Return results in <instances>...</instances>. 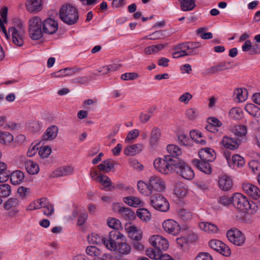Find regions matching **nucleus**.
<instances>
[{
	"label": "nucleus",
	"instance_id": "obj_1",
	"mask_svg": "<svg viewBox=\"0 0 260 260\" xmlns=\"http://www.w3.org/2000/svg\"><path fill=\"white\" fill-rule=\"evenodd\" d=\"M124 236L118 231H112L107 237H103L95 233H92L88 236V242L93 244L100 245L104 244L109 250H114L115 247V241L122 240Z\"/></svg>",
	"mask_w": 260,
	"mask_h": 260
},
{
	"label": "nucleus",
	"instance_id": "obj_2",
	"mask_svg": "<svg viewBox=\"0 0 260 260\" xmlns=\"http://www.w3.org/2000/svg\"><path fill=\"white\" fill-rule=\"evenodd\" d=\"M179 160L175 158L172 159L171 157L165 155L163 158H156L153 162L155 170L163 174H169L175 170Z\"/></svg>",
	"mask_w": 260,
	"mask_h": 260
},
{
	"label": "nucleus",
	"instance_id": "obj_3",
	"mask_svg": "<svg viewBox=\"0 0 260 260\" xmlns=\"http://www.w3.org/2000/svg\"><path fill=\"white\" fill-rule=\"evenodd\" d=\"M59 16L60 19L68 25L76 24L79 18L77 9L69 4L62 6L59 11Z\"/></svg>",
	"mask_w": 260,
	"mask_h": 260
},
{
	"label": "nucleus",
	"instance_id": "obj_4",
	"mask_svg": "<svg viewBox=\"0 0 260 260\" xmlns=\"http://www.w3.org/2000/svg\"><path fill=\"white\" fill-rule=\"evenodd\" d=\"M233 205L238 210L253 214L257 208L254 203H250L246 197L240 193H234L232 197Z\"/></svg>",
	"mask_w": 260,
	"mask_h": 260
},
{
	"label": "nucleus",
	"instance_id": "obj_5",
	"mask_svg": "<svg viewBox=\"0 0 260 260\" xmlns=\"http://www.w3.org/2000/svg\"><path fill=\"white\" fill-rule=\"evenodd\" d=\"M42 21L38 16L30 18L28 22V34L31 39L37 40L43 37Z\"/></svg>",
	"mask_w": 260,
	"mask_h": 260
},
{
	"label": "nucleus",
	"instance_id": "obj_6",
	"mask_svg": "<svg viewBox=\"0 0 260 260\" xmlns=\"http://www.w3.org/2000/svg\"><path fill=\"white\" fill-rule=\"evenodd\" d=\"M10 33L13 43L18 47L22 46L25 35V30L23 25L20 24L17 26L10 27L8 30V35Z\"/></svg>",
	"mask_w": 260,
	"mask_h": 260
},
{
	"label": "nucleus",
	"instance_id": "obj_7",
	"mask_svg": "<svg viewBox=\"0 0 260 260\" xmlns=\"http://www.w3.org/2000/svg\"><path fill=\"white\" fill-rule=\"evenodd\" d=\"M150 204L154 209L161 212H167L169 209L170 205L167 200L159 193L151 197Z\"/></svg>",
	"mask_w": 260,
	"mask_h": 260
},
{
	"label": "nucleus",
	"instance_id": "obj_8",
	"mask_svg": "<svg viewBox=\"0 0 260 260\" xmlns=\"http://www.w3.org/2000/svg\"><path fill=\"white\" fill-rule=\"evenodd\" d=\"M177 164L174 171L177 174L187 180H191L194 177L193 170L183 160H179Z\"/></svg>",
	"mask_w": 260,
	"mask_h": 260
},
{
	"label": "nucleus",
	"instance_id": "obj_9",
	"mask_svg": "<svg viewBox=\"0 0 260 260\" xmlns=\"http://www.w3.org/2000/svg\"><path fill=\"white\" fill-rule=\"evenodd\" d=\"M226 236L231 243L237 246H241L245 242V236L238 229H231L228 231Z\"/></svg>",
	"mask_w": 260,
	"mask_h": 260
},
{
	"label": "nucleus",
	"instance_id": "obj_10",
	"mask_svg": "<svg viewBox=\"0 0 260 260\" xmlns=\"http://www.w3.org/2000/svg\"><path fill=\"white\" fill-rule=\"evenodd\" d=\"M149 241L152 246L160 251L161 250H167L169 247V243L167 240L160 235L151 236Z\"/></svg>",
	"mask_w": 260,
	"mask_h": 260
},
{
	"label": "nucleus",
	"instance_id": "obj_11",
	"mask_svg": "<svg viewBox=\"0 0 260 260\" xmlns=\"http://www.w3.org/2000/svg\"><path fill=\"white\" fill-rule=\"evenodd\" d=\"M149 186L152 192L153 191H162L165 189L166 184L162 179L156 175L151 176L148 178Z\"/></svg>",
	"mask_w": 260,
	"mask_h": 260
},
{
	"label": "nucleus",
	"instance_id": "obj_12",
	"mask_svg": "<svg viewBox=\"0 0 260 260\" xmlns=\"http://www.w3.org/2000/svg\"><path fill=\"white\" fill-rule=\"evenodd\" d=\"M164 230L168 234L176 236L179 234L180 227L179 224L173 219H167L162 223Z\"/></svg>",
	"mask_w": 260,
	"mask_h": 260
},
{
	"label": "nucleus",
	"instance_id": "obj_13",
	"mask_svg": "<svg viewBox=\"0 0 260 260\" xmlns=\"http://www.w3.org/2000/svg\"><path fill=\"white\" fill-rule=\"evenodd\" d=\"M220 144L226 149L231 150H235L239 148L240 141L237 138L224 136L223 137Z\"/></svg>",
	"mask_w": 260,
	"mask_h": 260
},
{
	"label": "nucleus",
	"instance_id": "obj_14",
	"mask_svg": "<svg viewBox=\"0 0 260 260\" xmlns=\"http://www.w3.org/2000/svg\"><path fill=\"white\" fill-rule=\"evenodd\" d=\"M43 32L51 35L55 33L58 29V23L53 19L48 18L42 22Z\"/></svg>",
	"mask_w": 260,
	"mask_h": 260
},
{
	"label": "nucleus",
	"instance_id": "obj_15",
	"mask_svg": "<svg viewBox=\"0 0 260 260\" xmlns=\"http://www.w3.org/2000/svg\"><path fill=\"white\" fill-rule=\"evenodd\" d=\"M242 188L247 195L253 199L257 200L260 197V190L256 185L244 183L242 184Z\"/></svg>",
	"mask_w": 260,
	"mask_h": 260
},
{
	"label": "nucleus",
	"instance_id": "obj_16",
	"mask_svg": "<svg viewBox=\"0 0 260 260\" xmlns=\"http://www.w3.org/2000/svg\"><path fill=\"white\" fill-rule=\"evenodd\" d=\"M19 204V200L16 198H10L4 203V208L7 210H11L9 213V216L14 217L16 215L18 210L16 207Z\"/></svg>",
	"mask_w": 260,
	"mask_h": 260
},
{
	"label": "nucleus",
	"instance_id": "obj_17",
	"mask_svg": "<svg viewBox=\"0 0 260 260\" xmlns=\"http://www.w3.org/2000/svg\"><path fill=\"white\" fill-rule=\"evenodd\" d=\"M199 155L201 160L209 162L213 161L216 157V153L214 150L208 147L201 149L199 152Z\"/></svg>",
	"mask_w": 260,
	"mask_h": 260
},
{
	"label": "nucleus",
	"instance_id": "obj_18",
	"mask_svg": "<svg viewBox=\"0 0 260 260\" xmlns=\"http://www.w3.org/2000/svg\"><path fill=\"white\" fill-rule=\"evenodd\" d=\"M25 6L28 12L38 13L41 11L43 8L42 0H27Z\"/></svg>",
	"mask_w": 260,
	"mask_h": 260
},
{
	"label": "nucleus",
	"instance_id": "obj_19",
	"mask_svg": "<svg viewBox=\"0 0 260 260\" xmlns=\"http://www.w3.org/2000/svg\"><path fill=\"white\" fill-rule=\"evenodd\" d=\"M129 237L135 241H140L142 238L143 233L136 226L133 225L125 228Z\"/></svg>",
	"mask_w": 260,
	"mask_h": 260
},
{
	"label": "nucleus",
	"instance_id": "obj_20",
	"mask_svg": "<svg viewBox=\"0 0 260 260\" xmlns=\"http://www.w3.org/2000/svg\"><path fill=\"white\" fill-rule=\"evenodd\" d=\"M192 163L199 170L205 174H210L212 172L209 161L195 159L192 160Z\"/></svg>",
	"mask_w": 260,
	"mask_h": 260
},
{
	"label": "nucleus",
	"instance_id": "obj_21",
	"mask_svg": "<svg viewBox=\"0 0 260 260\" xmlns=\"http://www.w3.org/2000/svg\"><path fill=\"white\" fill-rule=\"evenodd\" d=\"M218 185L219 188L224 191L230 190L233 186V181L231 178L224 175L219 177L218 179Z\"/></svg>",
	"mask_w": 260,
	"mask_h": 260
},
{
	"label": "nucleus",
	"instance_id": "obj_22",
	"mask_svg": "<svg viewBox=\"0 0 260 260\" xmlns=\"http://www.w3.org/2000/svg\"><path fill=\"white\" fill-rule=\"evenodd\" d=\"M114 209L117 210V212L125 218L131 219L135 216L134 212L129 208L120 206L118 204H114Z\"/></svg>",
	"mask_w": 260,
	"mask_h": 260
},
{
	"label": "nucleus",
	"instance_id": "obj_23",
	"mask_svg": "<svg viewBox=\"0 0 260 260\" xmlns=\"http://www.w3.org/2000/svg\"><path fill=\"white\" fill-rule=\"evenodd\" d=\"M74 172V168L70 166L60 167L55 170L52 173L53 177H59L71 175Z\"/></svg>",
	"mask_w": 260,
	"mask_h": 260
},
{
	"label": "nucleus",
	"instance_id": "obj_24",
	"mask_svg": "<svg viewBox=\"0 0 260 260\" xmlns=\"http://www.w3.org/2000/svg\"><path fill=\"white\" fill-rule=\"evenodd\" d=\"M58 128L57 126L52 125L49 127L45 131L43 140L44 141H52L55 139L58 134Z\"/></svg>",
	"mask_w": 260,
	"mask_h": 260
},
{
	"label": "nucleus",
	"instance_id": "obj_25",
	"mask_svg": "<svg viewBox=\"0 0 260 260\" xmlns=\"http://www.w3.org/2000/svg\"><path fill=\"white\" fill-rule=\"evenodd\" d=\"M167 150L169 155L168 156L171 157L172 159L174 160L177 158L178 160H181L178 156L182 154L181 149L177 145L174 144H169L167 146Z\"/></svg>",
	"mask_w": 260,
	"mask_h": 260
},
{
	"label": "nucleus",
	"instance_id": "obj_26",
	"mask_svg": "<svg viewBox=\"0 0 260 260\" xmlns=\"http://www.w3.org/2000/svg\"><path fill=\"white\" fill-rule=\"evenodd\" d=\"M231 132L239 138H243L247 134V128L245 125H237L231 126L230 128Z\"/></svg>",
	"mask_w": 260,
	"mask_h": 260
},
{
	"label": "nucleus",
	"instance_id": "obj_27",
	"mask_svg": "<svg viewBox=\"0 0 260 260\" xmlns=\"http://www.w3.org/2000/svg\"><path fill=\"white\" fill-rule=\"evenodd\" d=\"M225 157L229 164L230 166L233 165L234 167L243 166L244 165V158L239 155L235 154L230 159V156L225 154Z\"/></svg>",
	"mask_w": 260,
	"mask_h": 260
},
{
	"label": "nucleus",
	"instance_id": "obj_28",
	"mask_svg": "<svg viewBox=\"0 0 260 260\" xmlns=\"http://www.w3.org/2000/svg\"><path fill=\"white\" fill-rule=\"evenodd\" d=\"M116 248L114 250H110L111 251L117 250L118 252L122 255H127L130 253L132 247L131 246L126 242H120L116 244L115 242Z\"/></svg>",
	"mask_w": 260,
	"mask_h": 260
},
{
	"label": "nucleus",
	"instance_id": "obj_29",
	"mask_svg": "<svg viewBox=\"0 0 260 260\" xmlns=\"http://www.w3.org/2000/svg\"><path fill=\"white\" fill-rule=\"evenodd\" d=\"M227 69L225 63L221 62L206 69L205 71V74L206 75H212Z\"/></svg>",
	"mask_w": 260,
	"mask_h": 260
},
{
	"label": "nucleus",
	"instance_id": "obj_30",
	"mask_svg": "<svg viewBox=\"0 0 260 260\" xmlns=\"http://www.w3.org/2000/svg\"><path fill=\"white\" fill-rule=\"evenodd\" d=\"M143 148L141 144H136L127 146L124 150V153L127 155L134 156L140 153Z\"/></svg>",
	"mask_w": 260,
	"mask_h": 260
},
{
	"label": "nucleus",
	"instance_id": "obj_31",
	"mask_svg": "<svg viewBox=\"0 0 260 260\" xmlns=\"http://www.w3.org/2000/svg\"><path fill=\"white\" fill-rule=\"evenodd\" d=\"M24 179V173L20 170L13 171L10 176L11 182L12 184L14 185L20 184L23 181Z\"/></svg>",
	"mask_w": 260,
	"mask_h": 260
},
{
	"label": "nucleus",
	"instance_id": "obj_32",
	"mask_svg": "<svg viewBox=\"0 0 260 260\" xmlns=\"http://www.w3.org/2000/svg\"><path fill=\"white\" fill-rule=\"evenodd\" d=\"M199 227L202 230L209 234L216 233L218 231V229L215 224L207 222L200 223Z\"/></svg>",
	"mask_w": 260,
	"mask_h": 260
},
{
	"label": "nucleus",
	"instance_id": "obj_33",
	"mask_svg": "<svg viewBox=\"0 0 260 260\" xmlns=\"http://www.w3.org/2000/svg\"><path fill=\"white\" fill-rule=\"evenodd\" d=\"M161 136V132L159 128L154 127L150 133L149 143L151 146H153L156 145Z\"/></svg>",
	"mask_w": 260,
	"mask_h": 260
},
{
	"label": "nucleus",
	"instance_id": "obj_34",
	"mask_svg": "<svg viewBox=\"0 0 260 260\" xmlns=\"http://www.w3.org/2000/svg\"><path fill=\"white\" fill-rule=\"evenodd\" d=\"M25 169L28 174L35 175L39 173V167L38 164L32 161L27 160L24 162Z\"/></svg>",
	"mask_w": 260,
	"mask_h": 260
},
{
	"label": "nucleus",
	"instance_id": "obj_35",
	"mask_svg": "<svg viewBox=\"0 0 260 260\" xmlns=\"http://www.w3.org/2000/svg\"><path fill=\"white\" fill-rule=\"evenodd\" d=\"M178 142L181 145L184 146H191L193 142L190 138L184 132L179 133L177 135Z\"/></svg>",
	"mask_w": 260,
	"mask_h": 260
},
{
	"label": "nucleus",
	"instance_id": "obj_36",
	"mask_svg": "<svg viewBox=\"0 0 260 260\" xmlns=\"http://www.w3.org/2000/svg\"><path fill=\"white\" fill-rule=\"evenodd\" d=\"M137 187L140 192L144 196H149L152 193L148 181L147 183L141 180L139 181L137 183Z\"/></svg>",
	"mask_w": 260,
	"mask_h": 260
},
{
	"label": "nucleus",
	"instance_id": "obj_37",
	"mask_svg": "<svg viewBox=\"0 0 260 260\" xmlns=\"http://www.w3.org/2000/svg\"><path fill=\"white\" fill-rule=\"evenodd\" d=\"M10 175L7 169V165L4 162L0 161V182L6 181Z\"/></svg>",
	"mask_w": 260,
	"mask_h": 260
},
{
	"label": "nucleus",
	"instance_id": "obj_38",
	"mask_svg": "<svg viewBox=\"0 0 260 260\" xmlns=\"http://www.w3.org/2000/svg\"><path fill=\"white\" fill-rule=\"evenodd\" d=\"M234 94L239 102H244L248 97V92L245 88H237L235 90Z\"/></svg>",
	"mask_w": 260,
	"mask_h": 260
},
{
	"label": "nucleus",
	"instance_id": "obj_39",
	"mask_svg": "<svg viewBox=\"0 0 260 260\" xmlns=\"http://www.w3.org/2000/svg\"><path fill=\"white\" fill-rule=\"evenodd\" d=\"M190 137L191 140L194 141L197 143L204 145L206 141L202 138L201 133L196 130H193L190 132Z\"/></svg>",
	"mask_w": 260,
	"mask_h": 260
},
{
	"label": "nucleus",
	"instance_id": "obj_40",
	"mask_svg": "<svg viewBox=\"0 0 260 260\" xmlns=\"http://www.w3.org/2000/svg\"><path fill=\"white\" fill-rule=\"evenodd\" d=\"M244 109L247 113L253 117H257L260 115L259 108L253 104H246Z\"/></svg>",
	"mask_w": 260,
	"mask_h": 260
},
{
	"label": "nucleus",
	"instance_id": "obj_41",
	"mask_svg": "<svg viewBox=\"0 0 260 260\" xmlns=\"http://www.w3.org/2000/svg\"><path fill=\"white\" fill-rule=\"evenodd\" d=\"M114 161L112 159H107L98 166L100 171L105 173L109 172L114 168Z\"/></svg>",
	"mask_w": 260,
	"mask_h": 260
},
{
	"label": "nucleus",
	"instance_id": "obj_42",
	"mask_svg": "<svg viewBox=\"0 0 260 260\" xmlns=\"http://www.w3.org/2000/svg\"><path fill=\"white\" fill-rule=\"evenodd\" d=\"M123 201L125 203L128 204L129 206L135 207L139 205H143V202L140 200V199L135 197L131 196L124 197L123 199Z\"/></svg>",
	"mask_w": 260,
	"mask_h": 260
},
{
	"label": "nucleus",
	"instance_id": "obj_43",
	"mask_svg": "<svg viewBox=\"0 0 260 260\" xmlns=\"http://www.w3.org/2000/svg\"><path fill=\"white\" fill-rule=\"evenodd\" d=\"M174 191L177 197L182 198L186 196L187 189L183 183L179 182L176 183L174 188Z\"/></svg>",
	"mask_w": 260,
	"mask_h": 260
},
{
	"label": "nucleus",
	"instance_id": "obj_44",
	"mask_svg": "<svg viewBox=\"0 0 260 260\" xmlns=\"http://www.w3.org/2000/svg\"><path fill=\"white\" fill-rule=\"evenodd\" d=\"M137 216L143 221H149L151 219V214L146 209L142 208L137 211Z\"/></svg>",
	"mask_w": 260,
	"mask_h": 260
},
{
	"label": "nucleus",
	"instance_id": "obj_45",
	"mask_svg": "<svg viewBox=\"0 0 260 260\" xmlns=\"http://www.w3.org/2000/svg\"><path fill=\"white\" fill-rule=\"evenodd\" d=\"M181 8L184 11H191L195 7L194 0H180Z\"/></svg>",
	"mask_w": 260,
	"mask_h": 260
},
{
	"label": "nucleus",
	"instance_id": "obj_46",
	"mask_svg": "<svg viewBox=\"0 0 260 260\" xmlns=\"http://www.w3.org/2000/svg\"><path fill=\"white\" fill-rule=\"evenodd\" d=\"M86 253L95 258L100 257L102 255L101 251L95 246H89L86 249Z\"/></svg>",
	"mask_w": 260,
	"mask_h": 260
},
{
	"label": "nucleus",
	"instance_id": "obj_47",
	"mask_svg": "<svg viewBox=\"0 0 260 260\" xmlns=\"http://www.w3.org/2000/svg\"><path fill=\"white\" fill-rule=\"evenodd\" d=\"M229 115L233 119L240 120L243 117L242 110L240 108H233L230 111Z\"/></svg>",
	"mask_w": 260,
	"mask_h": 260
},
{
	"label": "nucleus",
	"instance_id": "obj_48",
	"mask_svg": "<svg viewBox=\"0 0 260 260\" xmlns=\"http://www.w3.org/2000/svg\"><path fill=\"white\" fill-rule=\"evenodd\" d=\"M185 116L189 120L196 119L199 116V112L195 108H189L185 111Z\"/></svg>",
	"mask_w": 260,
	"mask_h": 260
},
{
	"label": "nucleus",
	"instance_id": "obj_49",
	"mask_svg": "<svg viewBox=\"0 0 260 260\" xmlns=\"http://www.w3.org/2000/svg\"><path fill=\"white\" fill-rule=\"evenodd\" d=\"M13 140V136L9 133H3L0 131V142L8 144Z\"/></svg>",
	"mask_w": 260,
	"mask_h": 260
},
{
	"label": "nucleus",
	"instance_id": "obj_50",
	"mask_svg": "<svg viewBox=\"0 0 260 260\" xmlns=\"http://www.w3.org/2000/svg\"><path fill=\"white\" fill-rule=\"evenodd\" d=\"M11 192V187L10 185L3 184L0 185V197L6 198L9 196Z\"/></svg>",
	"mask_w": 260,
	"mask_h": 260
},
{
	"label": "nucleus",
	"instance_id": "obj_51",
	"mask_svg": "<svg viewBox=\"0 0 260 260\" xmlns=\"http://www.w3.org/2000/svg\"><path fill=\"white\" fill-rule=\"evenodd\" d=\"M175 50L181 51L182 53H191V55H193L194 52L192 51H189V47L188 42L180 44L174 47Z\"/></svg>",
	"mask_w": 260,
	"mask_h": 260
},
{
	"label": "nucleus",
	"instance_id": "obj_52",
	"mask_svg": "<svg viewBox=\"0 0 260 260\" xmlns=\"http://www.w3.org/2000/svg\"><path fill=\"white\" fill-rule=\"evenodd\" d=\"M178 215L184 220H189L191 218L192 213L187 209H181L178 211Z\"/></svg>",
	"mask_w": 260,
	"mask_h": 260
},
{
	"label": "nucleus",
	"instance_id": "obj_53",
	"mask_svg": "<svg viewBox=\"0 0 260 260\" xmlns=\"http://www.w3.org/2000/svg\"><path fill=\"white\" fill-rule=\"evenodd\" d=\"M107 224L109 227L116 230V231H117L121 228L120 221L115 218L108 219L107 220Z\"/></svg>",
	"mask_w": 260,
	"mask_h": 260
},
{
	"label": "nucleus",
	"instance_id": "obj_54",
	"mask_svg": "<svg viewBox=\"0 0 260 260\" xmlns=\"http://www.w3.org/2000/svg\"><path fill=\"white\" fill-rule=\"evenodd\" d=\"M69 68H66L60 70L57 72L53 73L51 74L52 78H60L64 76H71Z\"/></svg>",
	"mask_w": 260,
	"mask_h": 260
},
{
	"label": "nucleus",
	"instance_id": "obj_55",
	"mask_svg": "<svg viewBox=\"0 0 260 260\" xmlns=\"http://www.w3.org/2000/svg\"><path fill=\"white\" fill-rule=\"evenodd\" d=\"M51 152V148L48 146H45L40 147L39 151V154L42 158L47 157Z\"/></svg>",
	"mask_w": 260,
	"mask_h": 260
},
{
	"label": "nucleus",
	"instance_id": "obj_56",
	"mask_svg": "<svg viewBox=\"0 0 260 260\" xmlns=\"http://www.w3.org/2000/svg\"><path fill=\"white\" fill-rule=\"evenodd\" d=\"M160 251L157 250L156 251V250H154L152 248H149L146 250V255L152 259H157L159 257V256L160 255Z\"/></svg>",
	"mask_w": 260,
	"mask_h": 260
},
{
	"label": "nucleus",
	"instance_id": "obj_57",
	"mask_svg": "<svg viewBox=\"0 0 260 260\" xmlns=\"http://www.w3.org/2000/svg\"><path fill=\"white\" fill-rule=\"evenodd\" d=\"M97 182H99L104 187H109L111 184L110 179L108 176L103 175L100 176Z\"/></svg>",
	"mask_w": 260,
	"mask_h": 260
},
{
	"label": "nucleus",
	"instance_id": "obj_58",
	"mask_svg": "<svg viewBox=\"0 0 260 260\" xmlns=\"http://www.w3.org/2000/svg\"><path fill=\"white\" fill-rule=\"evenodd\" d=\"M139 77V76L137 73L131 72L121 75V79L123 80H133L137 79Z\"/></svg>",
	"mask_w": 260,
	"mask_h": 260
},
{
	"label": "nucleus",
	"instance_id": "obj_59",
	"mask_svg": "<svg viewBox=\"0 0 260 260\" xmlns=\"http://www.w3.org/2000/svg\"><path fill=\"white\" fill-rule=\"evenodd\" d=\"M207 28L205 27L200 28L197 30V32L203 39H211L212 38V34L211 32H204V31Z\"/></svg>",
	"mask_w": 260,
	"mask_h": 260
},
{
	"label": "nucleus",
	"instance_id": "obj_60",
	"mask_svg": "<svg viewBox=\"0 0 260 260\" xmlns=\"http://www.w3.org/2000/svg\"><path fill=\"white\" fill-rule=\"evenodd\" d=\"M192 95L189 92H186L182 94L179 98V101L184 104H187L192 99Z\"/></svg>",
	"mask_w": 260,
	"mask_h": 260
},
{
	"label": "nucleus",
	"instance_id": "obj_61",
	"mask_svg": "<svg viewBox=\"0 0 260 260\" xmlns=\"http://www.w3.org/2000/svg\"><path fill=\"white\" fill-rule=\"evenodd\" d=\"M42 128L41 123L38 121H32L29 124V128L32 132H39Z\"/></svg>",
	"mask_w": 260,
	"mask_h": 260
},
{
	"label": "nucleus",
	"instance_id": "obj_62",
	"mask_svg": "<svg viewBox=\"0 0 260 260\" xmlns=\"http://www.w3.org/2000/svg\"><path fill=\"white\" fill-rule=\"evenodd\" d=\"M218 252L225 256H229L231 254V251L229 247L223 243L220 247Z\"/></svg>",
	"mask_w": 260,
	"mask_h": 260
},
{
	"label": "nucleus",
	"instance_id": "obj_63",
	"mask_svg": "<svg viewBox=\"0 0 260 260\" xmlns=\"http://www.w3.org/2000/svg\"><path fill=\"white\" fill-rule=\"evenodd\" d=\"M139 135V131L137 129H135L131 131L128 133L127 137L125 138L126 142H130L131 140L137 138Z\"/></svg>",
	"mask_w": 260,
	"mask_h": 260
},
{
	"label": "nucleus",
	"instance_id": "obj_64",
	"mask_svg": "<svg viewBox=\"0 0 260 260\" xmlns=\"http://www.w3.org/2000/svg\"><path fill=\"white\" fill-rule=\"evenodd\" d=\"M194 260H213L210 254L207 252H200L195 257Z\"/></svg>",
	"mask_w": 260,
	"mask_h": 260
}]
</instances>
